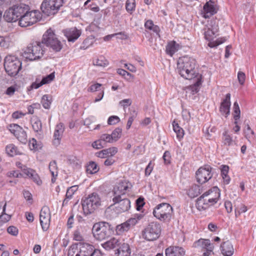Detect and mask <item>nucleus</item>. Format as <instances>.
Instances as JSON below:
<instances>
[{"mask_svg": "<svg viewBox=\"0 0 256 256\" xmlns=\"http://www.w3.org/2000/svg\"><path fill=\"white\" fill-rule=\"evenodd\" d=\"M238 78L240 84L242 85L244 84L245 82L246 75L242 72H238Z\"/></svg>", "mask_w": 256, "mask_h": 256, "instance_id": "obj_62", "label": "nucleus"}, {"mask_svg": "<svg viewBox=\"0 0 256 256\" xmlns=\"http://www.w3.org/2000/svg\"><path fill=\"white\" fill-rule=\"evenodd\" d=\"M24 174L32 180L38 185L40 186L42 184V180L34 170L30 168H24Z\"/></svg>", "mask_w": 256, "mask_h": 256, "instance_id": "obj_24", "label": "nucleus"}, {"mask_svg": "<svg viewBox=\"0 0 256 256\" xmlns=\"http://www.w3.org/2000/svg\"><path fill=\"white\" fill-rule=\"evenodd\" d=\"M18 89L17 86H12L6 89L5 94L9 96H12L16 92L18 91Z\"/></svg>", "mask_w": 256, "mask_h": 256, "instance_id": "obj_51", "label": "nucleus"}, {"mask_svg": "<svg viewBox=\"0 0 256 256\" xmlns=\"http://www.w3.org/2000/svg\"><path fill=\"white\" fill-rule=\"evenodd\" d=\"M102 84L98 83H96L91 85L88 88V90L90 92H94L97 91H102L101 90Z\"/></svg>", "mask_w": 256, "mask_h": 256, "instance_id": "obj_55", "label": "nucleus"}, {"mask_svg": "<svg viewBox=\"0 0 256 256\" xmlns=\"http://www.w3.org/2000/svg\"><path fill=\"white\" fill-rule=\"evenodd\" d=\"M222 142L224 146H228L236 144V141L232 138L228 130H225L222 134Z\"/></svg>", "mask_w": 256, "mask_h": 256, "instance_id": "obj_26", "label": "nucleus"}, {"mask_svg": "<svg viewBox=\"0 0 256 256\" xmlns=\"http://www.w3.org/2000/svg\"><path fill=\"white\" fill-rule=\"evenodd\" d=\"M42 42L55 52H59L62 48V44L58 39L54 31L50 28L44 34Z\"/></svg>", "mask_w": 256, "mask_h": 256, "instance_id": "obj_6", "label": "nucleus"}, {"mask_svg": "<svg viewBox=\"0 0 256 256\" xmlns=\"http://www.w3.org/2000/svg\"><path fill=\"white\" fill-rule=\"evenodd\" d=\"M90 225L78 224L76 229L84 234L90 228Z\"/></svg>", "mask_w": 256, "mask_h": 256, "instance_id": "obj_59", "label": "nucleus"}, {"mask_svg": "<svg viewBox=\"0 0 256 256\" xmlns=\"http://www.w3.org/2000/svg\"><path fill=\"white\" fill-rule=\"evenodd\" d=\"M84 216L86 217L92 214L100 206V198L96 193H92L82 200Z\"/></svg>", "mask_w": 256, "mask_h": 256, "instance_id": "obj_4", "label": "nucleus"}, {"mask_svg": "<svg viewBox=\"0 0 256 256\" xmlns=\"http://www.w3.org/2000/svg\"><path fill=\"white\" fill-rule=\"evenodd\" d=\"M230 94H227L226 98L222 100L220 104V112L222 115L227 118L230 114Z\"/></svg>", "mask_w": 256, "mask_h": 256, "instance_id": "obj_18", "label": "nucleus"}, {"mask_svg": "<svg viewBox=\"0 0 256 256\" xmlns=\"http://www.w3.org/2000/svg\"><path fill=\"white\" fill-rule=\"evenodd\" d=\"M39 20L36 10L28 11L18 20L19 25L21 27H26L36 23Z\"/></svg>", "mask_w": 256, "mask_h": 256, "instance_id": "obj_13", "label": "nucleus"}, {"mask_svg": "<svg viewBox=\"0 0 256 256\" xmlns=\"http://www.w3.org/2000/svg\"><path fill=\"white\" fill-rule=\"evenodd\" d=\"M161 232V226L158 222L150 223L142 232V236L148 241H152L158 238Z\"/></svg>", "mask_w": 256, "mask_h": 256, "instance_id": "obj_10", "label": "nucleus"}, {"mask_svg": "<svg viewBox=\"0 0 256 256\" xmlns=\"http://www.w3.org/2000/svg\"><path fill=\"white\" fill-rule=\"evenodd\" d=\"M64 35L66 37L68 42H74L80 36L81 32L76 28H72L63 30Z\"/></svg>", "mask_w": 256, "mask_h": 256, "instance_id": "obj_20", "label": "nucleus"}, {"mask_svg": "<svg viewBox=\"0 0 256 256\" xmlns=\"http://www.w3.org/2000/svg\"><path fill=\"white\" fill-rule=\"evenodd\" d=\"M114 212L118 214L128 211L130 207V200L122 196H116L113 198Z\"/></svg>", "mask_w": 256, "mask_h": 256, "instance_id": "obj_12", "label": "nucleus"}, {"mask_svg": "<svg viewBox=\"0 0 256 256\" xmlns=\"http://www.w3.org/2000/svg\"><path fill=\"white\" fill-rule=\"evenodd\" d=\"M173 130L176 134V138L180 140L182 139L184 136V130L180 128L178 124L174 122L172 123Z\"/></svg>", "mask_w": 256, "mask_h": 256, "instance_id": "obj_37", "label": "nucleus"}, {"mask_svg": "<svg viewBox=\"0 0 256 256\" xmlns=\"http://www.w3.org/2000/svg\"><path fill=\"white\" fill-rule=\"evenodd\" d=\"M144 27L152 31L156 34L160 35L159 33L160 32V28L158 26L155 25L154 24V22L152 20H146L144 22Z\"/></svg>", "mask_w": 256, "mask_h": 256, "instance_id": "obj_34", "label": "nucleus"}, {"mask_svg": "<svg viewBox=\"0 0 256 256\" xmlns=\"http://www.w3.org/2000/svg\"><path fill=\"white\" fill-rule=\"evenodd\" d=\"M84 234L76 229L74 231L73 239L76 241H82L84 240Z\"/></svg>", "mask_w": 256, "mask_h": 256, "instance_id": "obj_52", "label": "nucleus"}, {"mask_svg": "<svg viewBox=\"0 0 256 256\" xmlns=\"http://www.w3.org/2000/svg\"><path fill=\"white\" fill-rule=\"evenodd\" d=\"M29 10L28 5L23 3L18 4L7 10L4 12V18L8 22H16Z\"/></svg>", "mask_w": 256, "mask_h": 256, "instance_id": "obj_3", "label": "nucleus"}, {"mask_svg": "<svg viewBox=\"0 0 256 256\" xmlns=\"http://www.w3.org/2000/svg\"><path fill=\"white\" fill-rule=\"evenodd\" d=\"M113 37H116L117 39L122 40H126L128 36L124 32H120L118 33L113 34Z\"/></svg>", "mask_w": 256, "mask_h": 256, "instance_id": "obj_60", "label": "nucleus"}, {"mask_svg": "<svg viewBox=\"0 0 256 256\" xmlns=\"http://www.w3.org/2000/svg\"><path fill=\"white\" fill-rule=\"evenodd\" d=\"M46 48L42 42L34 41L28 44L22 56L26 60L32 61L41 58Z\"/></svg>", "mask_w": 256, "mask_h": 256, "instance_id": "obj_2", "label": "nucleus"}, {"mask_svg": "<svg viewBox=\"0 0 256 256\" xmlns=\"http://www.w3.org/2000/svg\"><path fill=\"white\" fill-rule=\"evenodd\" d=\"M54 73L52 72L46 76L42 77L41 80V83L42 85L50 82L54 78Z\"/></svg>", "mask_w": 256, "mask_h": 256, "instance_id": "obj_48", "label": "nucleus"}, {"mask_svg": "<svg viewBox=\"0 0 256 256\" xmlns=\"http://www.w3.org/2000/svg\"><path fill=\"white\" fill-rule=\"evenodd\" d=\"M100 140L104 145L106 142H110L112 140V134H103L100 138Z\"/></svg>", "mask_w": 256, "mask_h": 256, "instance_id": "obj_53", "label": "nucleus"}, {"mask_svg": "<svg viewBox=\"0 0 256 256\" xmlns=\"http://www.w3.org/2000/svg\"><path fill=\"white\" fill-rule=\"evenodd\" d=\"M64 130V126L62 122L59 123L56 126L54 134L53 144L54 145L58 146L60 144Z\"/></svg>", "mask_w": 256, "mask_h": 256, "instance_id": "obj_19", "label": "nucleus"}, {"mask_svg": "<svg viewBox=\"0 0 256 256\" xmlns=\"http://www.w3.org/2000/svg\"><path fill=\"white\" fill-rule=\"evenodd\" d=\"M8 130L20 142L24 144L27 142V134L22 128L17 124H13L9 125Z\"/></svg>", "mask_w": 256, "mask_h": 256, "instance_id": "obj_15", "label": "nucleus"}, {"mask_svg": "<svg viewBox=\"0 0 256 256\" xmlns=\"http://www.w3.org/2000/svg\"><path fill=\"white\" fill-rule=\"evenodd\" d=\"M153 215L162 222H169L174 214L173 208L168 203L162 202L158 204L153 210Z\"/></svg>", "mask_w": 256, "mask_h": 256, "instance_id": "obj_5", "label": "nucleus"}, {"mask_svg": "<svg viewBox=\"0 0 256 256\" xmlns=\"http://www.w3.org/2000/svg\"><path fill=\"white\" fill-rule=\"evenodd\" d=\"M78 190V186H73L67 189L66 192V198L63 200L62 206L66 205L68 204V201L71 200L72 198L73 195Z\"/></svg>", "mask_w": 256, "mask_h": 256, "instance_id": "obj_30", "label": "nucleus"}, {"mask_svg": "<svg viewBox=\"0 0 256 256\" xmlns=\"http://www.w3.org/2000/svg\"><path fill=\"white\" fill-rule=\"evenodd\" d=\"M6 154L10 156L20 154V153L18 150L17 147L14 144H10L6 146Z\"/></svg>", "mask_w": 256, "mask_h": 256, "instance_id": "obj_35", "label": "nucleus"}, {"mask_svg": "<svg viewBox=\"0 0 256 256\" xmlns=\"http://www.w3.org/2000/svg\"><path fill=\"white\" fill-rule=\"evenodd\" d=\"M204 194H206V196L208 198L211 199L210 200L214 204L218 202L220 195V190L216 186L213 187L212 189L209 190Z\"/></svg>", "mask_w": 256, "mask_h": 256, "instance_id": "obj_23", "label": "nucleus"}, {"mask_svg": "<svg viewBox=\"0 0 256 256\" xmlns=\"http://www.w3.org/2000/svg\"><path fill=\"white\" fill-rule=\"evenodd\" d=\"M222 254L224 256H232L234 252L233 246L229 240L224 242L220 245Z\"/></svg>", "mask_w": 256, "mask_h": 256, "instance_id": "obj_25", "label": "nucleus"}, {"mask_svg": "<svg viewBox=\"0 0 256 256\" xmlns=\"http://www.w3.org/2000/svg\"><path fill=\"white\" fill-rule=\"evenodd\" d=\"M212 169L210 166L200 168L196 173L197 182L200 184H203L210 180L212 176Z\"/></svg>", "mask_w": 256, "mask_h": 256, "instance_id": "obj_14", "label": "nucleus"}, {"mask_svg": "<svg viewBox=\"0 0 256 256\" xmlns=\"http://www.w3.org/2000/svg\"><path fill=\"white\" fill-rule=\"evenodd\" d=\"M244 130L246 134V137L249 141L252 139H254V130L251 129L249 124H247Z\"/></svg>", "mask_w": 256, "mask_h": 256, "instance_id": "obj_41", "label": "nucleus"}, {"mask_svg": "<svg viewBox=\"0 0 256 256\" xmlns=\"http://www.w3.org/2000/svg\"><path fill=\"white\" fill-rule=\"evenodd\" d=\"M210 200L206 196V194H203L196 200V206L198 210L200 211L205 210L214 205Z\"/></svg>", "mask_w": 256, "mask_h": 256, "instance_id": "obj_17", "label": "nucleus"}, {"mask_svg": "<svg viewBox=\"0 0 256 256\" xmlns=\"http://www.w3.org/2000/svg\"><path fill=\"white\" fill-rule=\"evenodd\" d=\"M202 192L200 186L197 184L192 185L187 191V194L190 198L198 196Z\"/></svg>", "mask_w": 256, "mask_h": 256, "instance_id": "obj_31", "label": "nucleus"}, {"mask_svg": "<svg viewBox=\"0 0 256 256\" xmlns=\"http://www.w3.org/2000/svg\"><path fill=\"white\" fill-rule=\"evenodd\" d=\"M49 170L52 176V182L54 183L56 182L58 174L56 162L55 160L50 162Z\"/></svg>", "mask_w": 256, "mask_h": 256, "instance_id": "obj_33", "label": "nucleus"}, {"mask_svg": "<svg viewBox=\"0 0 256 256\" xmlns=\"http://www.w3.org/2000/svg\"><path fill=\"white\" fill-rule=\"evenodd\" d=\"M128 225L124 222L118 225L116 228V232L117 235L120 236L124 232L129 230Z\"/></svg>", "mask_w": 256, "mask_h": 256, "instance_id": "obj_38", "label": "nucleus"}, {"mask_svg": "<svg viewBox=\"0 0 256 256\" xmlns=\"http://www.w3.org/2000/svg\"><path fill=\"white\" fill-rule=\"evenodd\" d=\"M185 252L182 247L170 246L165 250L166 256H184Z\"/></svg>", "mask_w": 256, "mask_h": 256, "instance_id": "obj_21", "label": "nucleus"}, {"mask_svg": "<svg viewBox=\"0 0 256 256\" xmlns=\"http://www.w3.org/2000/svg\"><path fill=\"white\" fill-rule=\"evenodd\" d=\"M179 48V44H177L175 41H172L166 46V52L167 54L172 56V55L178 50Z\"/></svg>", "mask_w": 256, "mask_h": 256, "instance_id": "obj_32", "label": "nucleus"}, {"mask_svg": "<svg viewBox=\"0 0 256 256\" xmlns=\"http://www.w3.org/2000/svg\"><path fill=\"white\" fill-rule=\"evenodd\" d=\"M92 232L96 239L100 240H105L112 234L110 224L104 222L96 223L92 226Z\"/></svg>", "mask_w": 256, "mask_h": 256, "instance_id": "obj_7", "label": "nucleus"}, {"mask_svg": "<svg viewBox=\"0 0 256 256\" xmlns=\"http://www.w3.org/2000/svg\"><path fill=\"white\" fill-rule=\"evenodd\" d=\"M136 8L135 0H127L126 3V8L128 12L131 13Z\"/></svg>", "mask_w": 256, "mask_h": 256, "instance_id": "obj_45", "label": "nucleus"}, {"mask_svg": "<svg viewBox=\"0 0 256 256\" xmlns=\"http://www.w3.org/2000/svg\"><path fill=\"white\" fill-rule=\"evenodd\" d=\"M98 170L99 168L97 164L94 162H90L86 166V171L88 174H94L96 173Z\"/></svg>", "mask_w": 256, "mask_h": 256, "instance_id": "obj_36", "label": "nucleus"}, {"mask_svg": "<svg viewBox=\"0 0 256 256\" xmlns=\"http://www.w3.org/2000/svg\"><path fill=\"white\" fill-rule=\"evenodd\" d=\"M234 124H237V120L240 118V110L238 103L236 102L234 104Z\"/></svg>", "mask_w": 256, "mask_h": 256, "instance_id": "obj_40", "label": "nucleus"}, {"mask_svg": "<svg viewBox=\"0 0 256 256\" xmlns=\"http://www.w3.org/2000/svg\"><path fill=\"white\" fill-rule=\"evenodd\" d=\"M164 163L166 164H168L170 163L171 156L170 154L168 151H166L162 156Z\"/></svg>", "mask_w": 256, "mask_h": 256, "instance_id": "obj_58", "label": "nucleus"}, {"mask_svg": "<svg viewBox=\"0 0 256 256\" xmlns=\"http://www.w3.org/2000/svg\"><path fill=\"white\" fill-rule=\"evenodd\" d=\"M102 248L107 251H110L112 249V238L108 240L102 244Z\"/></svg>", "mask_w": 256, "mask_h": 256, "instance_id": "obj_57", "label": "nucleus"}, {"mask_svg": "<svg viewBox=\"0 0 256 256\" xmlns=\"http://www.w3.org/2000/svg\"><path fill=\"white\" fill-rule=\"evenodd\" d=\"M41 102L44 108L49 109L52 103V98L50 96L44 94L42 97Z\"/></svg>", "mask_w": 256, "mask_h": 256, "instance_id": "obj_39", "label": "nucleus"}, {"mask_svg": "<svg viewBox=\"0 0 256 256\" xmlns=\"http://www.w3.org/2000/svg\"><path fill=\"white\" fill-rule=\"evenodd\" d=\"M201 84V80L198 78L197 79L196 82L194 83V85L190 86L191 90L192 92V94L196 93L198 92V86Z\"/></svg>", "mask_w": 256, "mask_h": 256, "instance_id": "obj_56", "label": "nucleus"}, {"mask_svg": "<svg viewBox=\"0 0 256 256\" xmlns=\"http://www.w3.org/2000/svg\"><path fill=\"white\" fill-rule=\"evenodd\" d=\"M50 220V212L47 206H44L41 209L40 214V221L44 231H46L49 228Z\"/></svg>", "mask_w": 256, "mask_h": 256, "instance_id": "obj_16", "label": "nucleus"}, {"mask_svg": "<svg viewBox=\"0 0 256 256\" xmlns=\"http://www.w3.org/2000/svg\"><path fill=\"white\" fill-rule=\"evenodd\" d=\"M182 116L184 120L188 122L191 118L190 113L187 110H184L182 112Z\"/></svg>", "mask_w": 256, "mask_h": 256, "instance_id": "obj_63", "label": "nucleus"}, {"mask_svg": "<svg viewBox=\"0 0 256 256\" xmlns=\"http://www.w3.org/2000/svg\"><path fill=\"white\" fill-rule=\"evenodd\" d=\"M128 188V186L126 183L120 182L114 188L113 192L116 196L120 195L124 196V195Z\"/></svg>", "mask_w": 256, "mask_h": 256, "instance_id": "obj_28", "label": "nucleus"}, {"mask_svg": "<svg viewBox=\"0 0 256 256\" xmlns=\"http://www.w3.org/2000/svg\"><path fill=\"white\" fill-rule=\"evenodd\" d=\"M140 218V216H138L137 218H132L126 220L125 222L126 224L128 225V226L130 229L131 226H133L136 225Z\"/></svg>", "mask_w": 256, "mask_h": 256, "instance_id": "obj_50", "label": "nucleus"}, {"mask_svg": "<svg viewBox=\"0 0 256 256\" xmlns=\"http://www.w3.org/2000/svg\"><path fill=\"white\" fill-rule=\"evenodd\" d=\"M197 243L206 250L209 249L210 247H212V248H214L213 244L210 243V240H199Z\"/></svg>", "mask_w": 256, "mask_h": 256, "instance_id": "obj_44", "label": "nucleus"}, {"mask_svg": "<svg viewBox=\"0 0 256 256\" xmlns=\"http://www.w3.org/2000/svg\"><path fill=\"white\" fill-rule=\"evenodd\" d=\"M122 129L121 128H116L113 131V141H117L122 136Z\"/></svg>", "mask_w": 256, "mask_h": 256, "instance_id": "obj_54", "label": "nucleus"}, {"mask_svg": "<svg viewBox=\"0 0 256 256\" xmlns=\"http://www.w3.org/2000/svg\"><path fill=\"white\" fill-rule=\"evenodd\" d=\"M76 218L79 224L90 225L92 222V220H90L88 218H85L80 215H78Z\"/></svg>", "mask_w": 256, "mask_h": 256, "instance_id": "obj_46", "label": "nucleus"}, {"mask_svg": "<svg viewBox=\"0 0 256 256\" xmlns=\"http://www.w3.org/2000/svg\"><path fill=\"white\" fill-rule=\"evenodd\" d=\"M204 17L208 18L212 16L216 13V10L215 5L206 2L204 6Z\"/></svg>", "mask_w": 256, "mask_h": 256, "instance_id": "obj_29", "label": "nucleus"}, {"mask_svg": "<svg viewBox=\"0 0 256 256\" xmlns=\"http://www.w3.org/2000/svg\"><path fill=\"white\" fill-rule=\"evenodd\" d=\"M196 60L191 57L184 56L179 58L177 62V70L182 77L192 80L197 76L198 72L195 68Z\"/></svg>", "mask_w": 256, "mask_h": 256, "instance_id": "obj_1", "label": "nucleus"}, {"mask_svg": "<svg viewBox=\"0 0 256 256\" xmlns=\"http://www.w3.org/2000/svg\"><path fill=\"white\" fill-rule=\"evenodd\" d=\"M204 38L208 41L212 40L218 32V26L213 27L211 25H206L202 30Z\"/></svg>", "mask_w": 256, "mask_h": 256, "instance_id": "obj_22", "label": "nucleus"}, {"mask_svg": "<svg viewBox=\"0 0 256 256\" xmlns=\"http://www.w3.org/2000/svg\"><path fill=\"white\" fill-rule=\"evenodd\" d=\"M113 250L115 256H130V254L129 245L120 238H113Z\"/></svg>", "mask_w": 256, "mask_h": 256, "instance_id": "obj_11", "label": "nucleus"}, {"mask_svg": "<svg viewBox=\"0 0 256 256\" xmlns=\"http://www.w3.org/2000/svg\"><path fill=\"white\" fill-rule=\"evenodd\" d=\"M64 0H44L40 6L42 12L46 15H54L57 13L63 5Z\"/></svg>", "mask_w": 256, "mask_h": 256, "instance_id": "obj_9", "label": "nucleus"}, {"mask_svg": "<svg viewBox=\"0 0 256 256\" xmlns=\"http://www.w3.org/2000/svg\"><path fill=\"white\" fill-rule=\"evenodd\" d=\"M6 202L3 206L2 214L0 215V216H2V224L8 222L11 218V216L6 213Z\"/></svg>", "mask_w": 256, "mask_h": 256, "instance_id": "obj_47", "label": "nucleus"}, {"mask_svg": "<svg viewBox=\"0 0 256 256\" xmlns=\"http://www.w3.org/2000/svg\"><path fill=\"white\" fill-rule=\"evenodd\" d=\"M94 246L88 243H84L80 245L79 254L77 256H90Z\"/></svg>", "mask_w": 256, "mask_h": 256, "instance_id": "obj_27", "label": "nucleus"}, {"mask_svg": "<svg viewBox=\"0 0 256 256\" xmlns=\"http://www.w3.org/2000/svg\"><path fill=\"white\" fill-rule=\"evenodd\" d=\"M4 68L9 76H15L22 68V62L16 56L8 55L4 58Z\"/></svg>", "mask_w": 256, "mask_h": 256, "instance_id": "obj_8", "label": "nucleus"}, {"mask_svg": "<svg viewBox=\"0 0 256 256\" xmlns=\"http://www.w3.org/2000/svg\"><path fill=\"white\" fill-rule=\"evenodd\" d=\"M93 64L95 66H105L108 64V62L104 57L100 56L99 58L94 60Z\"/></svg>", "mask_w": 256, "mask_h": 256, "instance_id": "obj_43", "label": "nucleus"}, {"mask_svg": "<svg viewBox=\"0 0 256 256\" xmlns=\"http://www.w3.org/2000/svg\"><path fill=\"white\" fill-rule=\"evenodd\" d=\"M79 254V248L77 245H72L70 246L68 255V256H77Z\"/></svg>", "mask_w": 256, "mask_h": 256, "instance_id": "obj_49", "label": "nucleus"}, {"mask_svg": "<svg viewBox=\"0 0 256 256\" xmlns=\"http://www.w3.org/2000/svg\"><path fill=\"white\" fill-rule=\"evenodd\" d=\"M104 144L100 140H96L92 144V146L94 148L96 149H100L104 147Z\"/></svg>", "mask_w": 256, "mask_h": 256, "instance_id": "obj_64", "label": "nucleus"}, {"mask_svg": "<svg viewBox=\"0 0 256 256\" xmlns=\"http://www.w3.org/2000/svg\"><path fill=\"white\" fill-rule=\"evenodd\" d=\"M7 232L8 234L16 236L18 235V229L14 226H10L7 228Z\"/></svg>", "mask_w": 256, "mask_h": 256, "instance_id": "obj_61", "label": "nucleus"}, {"mask_svg": "<svg viewBox=\"0 0 256 256\" xmlns=\"http://www.w3.org/2000/svg\"><path fill=\"white\" fill-rule=\"evenodd\" d=\"M32 127L34 132H41L42 129L41 121L38 118L34 119L32 120Z\"/></svg>", "mask_w": 256, "mask_h": 256, "instance_id": "obj_42", "label": "nucleus"}]
</instances>
